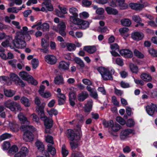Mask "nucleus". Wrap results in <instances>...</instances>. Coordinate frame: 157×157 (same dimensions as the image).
<instances>
[{
  "label": "nucleus",
  "mask_w": 157,
  "mask_h": 157,
  "mask_svg": "<svg viewBox=\"0 0 157 157\" xmlns=\"http://www.w3.org/2000/svg\"><path fill=\"white\" fill-rule=\"evenodd\" d=\"M48 150L50 152L51 155H54L56 154V149L51 145L48 144L47 145Z\"/></svg>",
  "instance_id": "34"
},
{
  "label": "nucleus",
  "mask_w": 157,
  "mask_h": 157,
  "mask_svg": "<svg viewBox=\"0 0 157 157\" xmlns=\"http://www.w3.org/2000/svg\"><path fill=\"white\" fill-rule=\"evenodd\" d=\"M19 75L24 80L28 81L31 75L28 74L26 72L23 71L19 73Z\"/></svg>",
  "instance_id": "22"
},
{
  "label": "nucleus",
  "mask_w": 157,
  "mask_h": 157,
  "mask_svg": "<svg viewBox=\"0 0 157 157\" xmlns=\"http://www.w3.org/2000/svg\"><path fill=\"white\" fill-rule=\"evenodd\" d=\"M83 50L90 54H93L96 51V48L94 46H88L84 47Z\"/></svg>",
  "instance_id": "19"
},
{
  "label": "nucleus",
  "mask_w": 157,
  "mask_h": 157,
  "mask_svg": "<svg viewBox=\"0 0 157 157\" xmlns=\"http://www.w3.org/2000/svg\"><path fill=\"white\" fill-rule=\"evenodd\" d=\"M11 135L8 133H5L0 136V141H1L5 140L10 138L11 137Z\"/></svg>",
  "instance_id": "41"
},
{
  "label": "nucleus",
  "mask_w": 157,
  "mask_h": 157,
  "mask_svg": "<svg viewBox=\"0 0 157 157\" xmlns=\"http://www.w3.org/2000/svg\"><path fill=\"white\" fill-rule=\"evenodd\" d=\"M27 82L29 83H30L32 84L35 85H36L38 83L36 80L34 79L31 76L29 78Z\"/></svg>",
  "instance_id": "52"
},
{
  "label": "nucleus",
  "mask_w": 157,
  "mask_h": 157,
  "mask_svg": "<svg viewBox=\"0 0 157 157\" xmlns=\"http://www.w3.org/2000/svg\"><path fill=\"white\" fill-rule=\"evenodd\" d=\"M45 59L48 63L53 65L55 64L57 62L56 57L52 55H48L45 56Z\"/></svg>",
  "instance_id": "11"
},
{
  "label": "nucleus",
  "mask_w": 157,
  "mask_h": 157,
  "mask_svg": "<svg viewBox=\"0 0 157 157\" xmlns=\"http://www.w3.org/2000/svg\"><path fill=\"white\" fill-rule=\"evenodd\" d=\"M62 152L63 157H66L68 154V151L66 149V146L64 144L62 146Z\"/></svg>",
  "instance_id": "45"
},
{
  "label": "nucleus",
  "mask_w": 157,
  "mask_h": 157,
  "mask_svg": "<svg viewBox=\"0 0 157 157\" xmlns=\"http://www.w3.org/2000/svg\"><path fill=\"white\" fill-rule=\"evenodd\" d=\"M121 24L124 26L129 27L131 24V21L129 19L124 18L121 21Z\"/></svg>",
  "instance_id": "27"
},
{
  "label": "nucleus",
  "mask_w": 157,
  "mask_h": 157,
  "mask_svg": "<svg viewBox=\"0 0 157 157\" xmlns=\"http://www.w3.org/2000/svg\"><path fill=\"white\" fill-rule=\"evenodd\" d=\"M88 97V94L87 92L83 91L79 94L78 95V100L80 101H82L85 100Z\"/></svg>",
  "instance_id": "24"
},
{
  "label": "nucleus",
  "mask_w": 157,
  "mask_h": 157,
  "mask_svg": "<svg viewBox=\"0 0 157 157\" xmlns=\"http://www.w3.org/2000/svg\"><path fill=\"white\" fill-rule=\"evenodd\" d=\"M46 141L48 143L51 144H54L53 138L52 136L48 135L45 136Z\"/></svg>",
  "instance_id": "40"
},
{
  "label": "nucleus",
  "mask_w": 157,
  "mask_h": 157,
  "mask_svg": "<svg viewBox=\"0 0 157 157\" xmlns=\"http://www.w3.org/2000/svg\"><path fill=\"white\" fill-rule=\"evenodd\" d=\"M132 38L136 41H139L143 39L144 36V34L142 33L136 32L131 34Z\"/></svg>",
  "instance_id": "14"
},
{
  "label": "nucleus",
  "mask_w": 157,
  "mask_h": 157,
  "mask_svg": "<svg viewBox=\"0 0 157 157\" xmlns=\"http://www.w3.org/2000/svg\"><path fill=\"white\" fill-rule=\"evenodd\" d=\"M57 31L59 32V34L63 36H65L66 35V33L65 31L66 26L64 23L63 22H60L58 25Z\"/></svg>",
  "instance_id": "10"
},
{
  "label": "nucleus",
  "mask_w": 157,
  "mask_h": 157,
  "mask_svg": "<svg viewBox=\"0 0 157 157\" xmlns=\"http://www.w3.org/2000/svg\"><path fill=\"white\" fill-rule=\"evenodd\" d=\"M45 89V87L43 85H41L40 87L38 92L39 94L41 96L44 93V91Z\"/></svg>",
  "instance_id": "59"
},
{
  "label": "nucleus",
  "mask_w": 157,
  "mask_h": 157,
  "mask_svg": "<svg viewBox=\"0 0 157 157\" xmlns=\"http://www.w3.org/2000/svg\"><path fill=\"white\" fill-rule=\"evenodd\" d=\"M134 81L137 84H139L141 86H143L144 84V82L141 80L134 78Z\"/></svg>",
  "instance_id": "64"
},
{
  "label": "nucleus",
  "mask_w": 157,
  "mask_h": 157,
  "mask_svg": "<svg viewBox=\"0 0 157 157\" xmlns=\"http://www.w3.org/2000/svg\"><path fill=\"white\" fill-rule=\"evenodd\" d=\"M92 100H90L85 105L84 107V111L85 112L89 113L90 112L92 106Z\"/></svg>",
  "instance_id": "26"
},
{
  "label": "nucleus",
  "mask_w": 157,
  "mask_h": 157,
  "mask_svg": "<svg viewBox=\"0 0 157 157\" xmlns=\"http://www.w3.org/2000/svg\"><path fill=\"white\" fill-rule=\"evenodd\" d=\"M146 109L149 115L152 116L155 112H157V105L151 103L150 105L146 106Z\"/></svg>",
  "instance_id": "9"
},
{
  "label": "nucleus",
  "mask_w": 157,
  "mask_h": 157,
  "mask_svg": "<svg viewBox=\"0 0 157 157\" xmlns=\"http://www.w3.org/2000/svg\"><path fill=\"white\" fill-rule=\"evenodd\" d=\"M70 21L71 22L79 25V29H85L89 26V23L88 21L78 18H75L73 17H71L70 19Z\"/></svg>",
  "instance_id": "4"
},
{
  "label": "nucleus",
  "mask_w": 157,
  "mask_h": 157,
  "mask_svg": "<svg viewBox=\"0 0 157 157\" xmlns=\"http://www.w3.org/2000/svg\"><path fill=\"white\" fill-rule=\"evenodd\" d=\"M71 146L72 148L75 149L78 147V142H75V141H72L70 143Z\"/></svg>",
  "instance_id": "57"
},
{
  "label": "nucleus",
  "mask_w": 157,
  "mask_h": 157,
  "mask_svg": "<svg viewBox=\"0 0 157 157\" xmlns=\"http://www.w3.org/2000/svg\"><path fill=\"white\" fill-rule=\"evenodd\" d=\"M144 4H137L136 10H141L145 6H146Z\"/></svg>",
  "instance_id": "63"
},
{
  "label": "nucleus",
  "mask_w": 157,
  "mask_h": 157,
  "mask_svg": "<svg viewBox=\"0 0 157 157\" xmlns=\"http://www.w3.org/2000/svg\"><path fill=\"white\" fill-rule=\"evenodd\" d=\"M10 76L11 79L14 82L16 85L20 86L22 87L25 86V83L17 75L12 73L10 74Z\"/></svg>",
  "instance_id": "7"
},
{
  "label": "nucleus",
  "mask_w": 157,
  "mask_h": 157,
  "mask_svg": "<svg viewBox=\"0 0 157 157\" xmlns=\"http://www.w3.org/2000/svg\"><path fill=\"white\" fill-rule=\"evenodd\" d=\"M10 144L9 142L5 141L4 142L2 147L3 149L4 150H7L10 147Z\"/></svg>",
  "instance_id": "50"
},
{
  "label": "nucleus",
  "mask_w": 157,
  "mask_h": 157,
  "mask_svg": "<svg viewBox=\"0 0 157 157\" xmlns=\"http://www.w3.org/2000/svg\"><path fill=\"white\" fill-rule=\"evenodd\" d=\"M9 126L10 129L13 132H17L19 130V125L15 121L10 122Z\"/></svg>",
  "instance_id": "15"
},
{
  "label": "nucleus",
  "mask_w": 157,
  "mask_h": 157,
  "mask_svg": "<svg viewBox=\"0 0 157 157\" xmlns=\"http://www.w3.org/2000/svg\"><path fill=\"white\" fill-rule=\"evenodd\" d=\"M121 10H124L127 9L128 7V4L124 3V2L122 3L121 4L119 5Z\"/></svg>",
  "instance_id": "62"
},
{
  "label": "nucleus",
  "mask_w": 157,
  "mask_h": 157,
  "mask_svg": "<svg viewBox=\"0 0 157 157\" xmlns=\"http://www.w3.org/2000/svg\"><path fill=\"white\" fill-rule=\"evenodd\" d=\"M113 131L114 132L118 131L120 128L121 126L118 124H114L111 126Z\"/></svg>",
  "instance_id": "44"
},
{
  "label": "nucleus",
  "mask_w": 157,
  "mask_h": 157,
  "mask_svg": "<svg viewBox=\"0 0 157 157\" xmlns=\"http://www.w3.org/2000/svg\"><path fill=\"white\" fill-rule=\"evenodd\" d=\"M69 11L70 13L73 15V16H70V18L71 17H73L75 18H77L76 17L78 16V10L76 8L74 7H71L70 8Z\"/></svg>",
  "instance_id": "28"
},
{
  "label": "nucleus",
  "mask_w": 157,
  "mask_h": 157,
  "mask_svg": "<svg viewBox=\"0 0 157 157\" xmlns=\"http://www.w3.org/2000/svg\"><path fill=\"white\" fill-rule=\"evenodd\" d=\"M45 105L44 103H42L40 105L36 107V112L37 113L38 115L42 120H43L44 118L46 117V116L45 115L44 113V108Z\"/></svg>",
  "instance_id": "8"
},
{
  "label": "nucleus",
  "mask_w": 157,
  "mask_h": 157,
  "mask_svg": "<svg viewBox=\"0 0 157 157\" xmlns=\"http://www.w3.org/2000/svg\"><path fill=\"white\" fill-rule=\"evenodd\" d=\"M54 82L57 85L63 84V78L60 76H57L55 78Z\"/></svg>",
  "instance_id": "33"
},
{
  "label": "nucleus",
  "mask_w": 157,
  "mask_h": 157,
  "mask_svg": "<svg viewBox=\"0 0 157 157\" xmlns=\"http://www.w3.org/2000/svg\"><path fill=\"white\" fill-rule=\"evenodd\" d=\"M105 9L108 14L116 15L118 13V11L117 9L110 7H107Z\"/></svg>",
  "instance_id": "25"
},
{
  "label": "nucleus",
  "mask_w": 157,
  "mask_h": 157,
  "mask_svg": "<svg viewBox=\"0 0 157 157\" xmlns=\"http://www.w3.org/2000/svg\"><path fill=\"white\" fill-rule=\"evenodd\" d=\"M116 63L119 65L122 66L123 65V62L122 59L120 58H117L116 60Z\"/></svg>",
  "instance_id": "58"
},
{
  "label": "nucleus",
  "mask_w": 157,
  "mask_h": 157,
  "mask_svg": "<svg viewBox=\"0 0 157 157\" xmlns=\"http://www.w3.org/2000/svg\"><path fill=\"white\" fill-rule=\"evenodd\" d=\"M134 124V122L131 119H129L127 121V125L128 127H131Z\"/></svg>",
  "instance_id": "60"
},
{
  "label": "nucleus",
  "mask_w": 157,
  "mask_h": 157,
  "mask_svg": "<svg viewBox=\"0 0 157 157\" xmlns=\"http://www.w3.org/2000/svg\"><path fill=\"white\" fill-rule=\"evenodd\" d=\"M77 116L78 117V121L76 125V128H78V130H81V127L85 120L84 117L82 114H77Z\"/></svg>",
  "instance_id": "13"
},
{
  "label": "nucleus",
  "mask_w": 157,
  "mask_h": 157,
  "mask_svg": "<svg viewBox=\"0 0 157 157\" xmlns=\"http://www.w3.org/2000/svg\"><path fill=\"white\" fill-rule=\"evenodd\" d=\"M44 121V124L46 128H51L53 125V121L50 118L44 117L42 120Z\"/></svg>",
  "instance_id": "18"
},
{
  "label": "nucleus",
  "mask_w": 157,
  "mask_h": 157,
  "mask_svg": "<svg viewBox=\"0 0 157 157\" xmlns=\"http://www.w3.org/2000/svg\"><path fill=\"white\" fill-rule=\"evenodd\" d=\"M140 78L143 80L147 82L151 81L152 79L150 75L146 73L142 74L140 76Z\"/></svg>",
  "instance_id": "29"
},
{
  "label": "nucleus",
  "mask_w": 157,
  "mask_h": 157,
  "mask_svg": "<svg viewBox=\"0 0 157 157\" xmlns=\"http://www.w3.org/2000/svg\"><path fill=\"white\" fill-rule=\"evenodd\" d=\"M74 60L76 63L78 64L81 68H83L85 67L84 63L80 58L78 57L75 58Z\"/></svg>",
  "instance_id": "38"
},
{
  "label": "nucleus",
  "mask_w": 157,
  "mask_h": 157,
  "mask_svg": "<svg viewBox=\"0 0 157 157\" xmlns=\"http://www.w3.org/2000/svg\"><path fill=\"white\" fill-rule=\"evenodd\" d=\"M4 106L6 108L9 109L12 111H16V108L17 110L21 111L22 109L20 104L17 103L12 101L11 100H8L4 103Z\"/></svg>",
  "instance_id": "3"
},
{
  "label": "nucleus",
  "mask_w": 157,
  "mask_h": 157,
  "mask_svg": "<svg viewBox=\"0 0 157 157\" xmlns=\"http://www.w3.org/2000/svg\"><path fill=\"white\" fill-rule=\"evenodd\" d=\"M149 52L154 57H157V51L153 48H151L149 50Z\"/></svg>",
  "instance_id": "56"
},
{
  "label": "nucleus",
  "mask_w": 157,
  "mask_h": 157,
  "mask_svg": "<svg viewBox=\"0 0 157 157\" xmlns=\"http://www.w3.org/2000/svg\"><path fill=\"white\" fill-rule=\"evenodd\" d=\"M7 11L9 13H17L18 12V10H17L16 7H13L8 8L7 9Z\"/></svg>",
  "instance_id": "55"
},
{
  "label": "nucleus",
  "mask_w": 157,
  "mask_h": 157,
  "mask_svg": "<svg viewBox=\"0 0 157 157\" xmlns=\"http://www.w3.org/2000/svg\"><path fill=\"white\" fill-rule=\"evenodd\" d=\"M132 132V130L131 129H126L121 132L120 137L121 139H124L130 133Z\"/></svg>",
  "instance_id": "20"
},
{
  "label": "nucleus",
  "mask_w": 157,
  "mask_h": 157,
  "mask_svg": "<svg viewBox=\"0 0 157 157\" xmlns=\"http://www.w3.org/2000/svg\"><path fill=\"white\" fill-rule=\"evenodd\" d=\"M41 29L43 31H47L49 30V25L47 23H44L41 25Z\"/></svg>",
  "instance_id": "47"
},
{
  "label": "nucleus",
  "mask_w": 157,
  "mask_h": 157,
  "mask_svg": "<svg viewBox=\"0 0 157 157\" xmlns=\"http://www.w3.org/2000/svg\"><path fill=\"white\" fill-rule=\"evenodd\" d=\"M21 102L27 107H29L30 105L29 99L25 97H23L21 98Z\"/></svg>",
  "instance_id": "30"
},
{
  "label": "nucleus",
  "mask_w": 157,
  "mask_h": 157,
  "mask_svg": "<svg viewBox=\"0 0 157 157\" xmlns=\"http://www.w3.org/2000/svg\"><path fill=\"white\" fill-rule=\"evenodd\" d=\"M41 45L43 48H47L49 45V42L45 39L42 38L41 39Z\"/></svg>",
  "instance_id": "43"
},
{
  "label": "nucleus",
  "mask_w": 157,
  "mask_h": 157,
  "mask_svg": "<svg viewBox=\"0 0 157 157\" xmlns=\"http://www.w3.org/2000/svg\"><path fill=\"white\" fill-rule=\"evenodd\" d=\"M32 64L33 66V67L35 69L38 66V60L37 59H33L32 61Z\"/></svg>",
  "instance_id": "46"
},
{
  "label": "nucleus",
  "mask_w": 157,
  "mask_h": 157,
  "mask_svg": "<svg viewBox=\"0 0 157 157\" xmlns=\"http://www.w3.org/2000/svg\"><path fill=\"white\" fill-rule=\"evenodd\" d=\"M66 46L67 50L70 51L74 50L76 48V45L74 44L68 43Z\"/></svg>",
  "instance_id": "39"
},
{
  "label": "nucleus",
  "mask_w": 157,
  "mask_h": 157,
  "mask_svg": "<svg viewBox=\"0 0 157 157\" xmlns=\"http://www.w3.org/2000/svg\"><path fill=\"white\" fill-rule=\"evenodd\" d=\"M19 152L22 154H24L26 156L28 154L29 150L27 147L23 146L21 148Z\"/></svg>",
  "instance_id": "48"
},
{
  "label": "nucleus",
  "mask_w": 157,
  "mask_h": 157,
  "mask_svg": "<svg viewBox=\"0 0 157 157\" xmlns=\"http://www.w3.org/2000/svg\"><path fill=\"white\" fill-rule=\"evenodd\" d=\"M97 70L101 74L104 80H113V77L111 74H110L109 71L107 69L104 67H101L98 68Z\"/></svg>",
  "instance_id": "6"
},
{
  "label": "nucleus",
  "mask_w": 157,
  "mask_h": 157,
  "mask_svg": "<svg viewBox=\"0 0 157 157\" xmlns=\"http://www.w3.org/2000/svg\"><path fill=\"white\" fill-rule=\"evenodd\" d=\"M35 144L36 147L39 151H43L44 150V145L41 142L37 141Z\"/></svg>",
  "instance_id": "35"
},
{
  "label": "nucleus",
  "mask_w": 157,
  "mask_h": 157,
  "mask_svg": "<svg viewBox=\"0 0 157 157\" xmlns=\"http://www.w3.org/2000/svg\"><path fill=\"white\" fill-rule=\"evenodd\" d=\"M82 82L86 85L90 86L92 85V83L89 79H84L82 80Z\"/></svg>",
  "instance_id": "61"
},
{
  "label": "nucleus",
  "mask_w": 157,
  "mask_h": 157,
  "mask_svg": "<svg viewBox=\"0 0 157 157\" xmlns=\"http://www.w3.org/2000/svg\"><path fill=\"white\" fill-rule=\"evenodd\" d=\"M128 30V29L126 27L121 28L119 29V32L124 39L129 36V35L127 33Z\"/></svg>",
  "instance_id": "21"
},
{
  "label": "nucleus",
  "mask_w": 157,
  "mask_h": 157,
  "mask_svg": "<svg viewBox=\"0 0 157 157\" xmlns=\"http://www.w3.org/2000/svg\"><path fill=\"white\" fill-rule=\"evenodd\" d=\"M20 129L23 131H25L23 137L24 140L27 142L33 140L34 136L32 132L35 131L36 129L33 126L22 125L20 127Z\"/></svg>",
  "instance_id": "2"
},
{
  "label": "nucleus",
  "mask_w": 157,
  "mask_h": 157,
  "mask_svg": "<svg viewBox=\"0 0 157 157\" xmlns=\"http://www.w3.org/2000/svg\"><path fill=\"white\" fill-rule=\"evenodd\" d=\"M116 120L117 122L122 125H124L126 123L125 121L121 117H117Z\"/></svg>",
  "instance_id": "49"
},
{
  "label": "nucleus",
  "mask_w": 157,
  "mask_h": 157,
  "mask_svg": "<svg viewBox=\"0 0 157 157\" xmlns=\"http://www.w3.org/2000/svg\"><path fill=\"white\" fill-rule=\"evenodd\" d=\"M69 63L63 61L60 62L59 63L58 68L60 70H67L69 69Z\"/></svg>",
  "instance_id": "16"
},
{
  "label": "nucleus",
  "mask_w": 157,
  "mask_h": 157,
  "mask_svg": "<svg viewBox=\"0 0 157 157\" xmlns=\"http://www.w3.org/2000/svg\"><path fill=\"white\" fill-rule=\"evenodd\" d=\"M129 66L131 71L133 73H135L136 74L137 73L138 71V69L136 65H135L132 63H131L130 64Z\"/></svg>",
  "instance_id": "36"
},
{
  "label": "nucleus",
  "mask_w": 157,
  "mask_h": 157,
  "mask_svg": "<svg viewBox=\"0 0 157 157\" xmlns=\"http://www.w3.org/2000/svg\"><path fill=\"white\" fill-rule=\"evenodd\" d=\"M77 129L78 131V133H76L74 131L71 129L67 130L66 132L67 136L71 141L77 140L80 139V133L81 131L78 130V128H77Z\"/></svg>",
  "instance_id": "5"
},
{
  "label": "nucleus",
  "mask_w": 157,
  "mask_h": 157,
  "mask_svg": "<svg viewBox=\"0 0 157 157\" xmlns=\"http://www.w3.org/2000/svg\"><path fill=\"white\" fill-rule=\"evenodd\" d=\"M132 20L136 22H138L139 21H141L142 20L140 16L138 15H134L132 17Z\"/></svg>",
  "instance_id": "54"
},
{
  "label": "nucleus",
  "mask_w": 157,
  "mask_h": 157,
  "mask_svg": "<svg viewBox=\"0 0 157 157\" xmlns=\"http://www.w3.org/2000/svg\"><path fill=\"white\" fill-rule=\"evenodd\" d=\"M47 112L51 116H52L53 114L56 115L58 114L57 111L54 109H52L50 110L47 111Z\"/></svg>",
  "instance_id": "53"
},
{
  "label": "nucleus",
  "mask_w": 157,
  "mask_h": 157,
  "mask_svg": "<svg viewBox=\"0 0 157 157\" xmlns=\"http://www.w3.org/2000/svg\"><path fill=\"white\" fill-rule=\"evenodd\" d=\"M103 124L105 128L111 127L112 125H113V122L111 120L107 121L104 120L103 121Z\"/></svg>",
  "instance_id": "37"
},
{
  "label": "nucleus",
  "mask_w": 157,
  "mask_h": 157,
  "mask_svg": "<svg viewBox=\"0 0 157 157\" xmlns=\"http://www.w3.org/2000/svg\"><path fill=\"white\" fill-rule=\"evenodd\" d=\"M134 54L135 56L139 58H143L144 57V56L142 53L136 49L134 50Z\"/></svg>",
  "instance_id": "42"
},
{
  "label": "nucleus",
  "mask_w": 157,
  "mask_h": 157,
  "mask_svg": "<svg viewBox=\"0 0 157 157\" xmlns=\"http://www.w3.org/2000/svg\"><path fill=\"white\" fill-rule=\"evenodd\" d=\"M18 117L19 120L21 121L22 123L25 124V125H28L29 124V122L22 113H20L18 115Z\"/></svg>",
  "instance_id": "17"
},
{
  "label": "nucleus",
  "mask_w": 157,
  "mask_h": 157,
  "mask_svg": "<svg viewBox=\"0 0 157 157\" xmlns=\"http://www.w3.org/2000/svg\"><path fill=\"white\" fill-rule=\"evenodd\" d=\"M82 3L84 6L89 7L91 5L92 2L88 0H83Z\"/></svg>",
  "instance_id": "51"
},
{
  "label": "nucleus",
  "mask_w": 157,
  "mask_h": 157,
  "mask_svg": "<svg viewBox=\"0 0 157 157\" xmlns=\"http://www.w3.org/2000/svg\"><path fill=\"white\" fill-rule=\"evenodd\" d=\"M25 35L24 31H19L17 32L15 39L12 42L14 47L21 48L25 47L26 43L24 40Z\"/></svg>",
  "instance_id": "1"
},
{
  "label": "nucleus",
  "mask_w": 157,
  "mask_h": 157,
  "mask_svg": "<svg viewBox=\"0 0 157 157\" xmlns=\"http://www.w3.org/2000/svg\"><path fill=\"white\" fill-rule=\"evenodd\" d=\"M18 151V148L16 145H13L8 150V153L10 154H13L17 151Z\"/></svg>",
  "instance_id": "31"
},
{
  "label": "nucleus",
  "mask_w": 157,
  "mask_h": 157,
  "mask_svg": "<svg viewBox=\"0 0 157 157\" xmlns=\"http://www.w3.org/2000/svg\"><path fill=\"white\" fill-rule=\"evenodd\" d=\"M119 52L121 55L125 58H129L133 56L132 52L128 49H123L121 50Z\"/></svg>",
  "instance_id": "12"
},
{
  "label": "nucleus",
  "mask_w": 157,
  "mask_h": 157,
  "mask_svg": "<svg viewBox=\"0 0 157 157\" xmlns=\"http://www.w3.org/2000/svg\"><path fill=\"white\" fill-rule=\"evenodd\" d=\"M51 0H49L44 2L42 3V4H44L46 6L47 10L49 11H52L53 10V8L52 4L51 3Z\"/></svg>",
  "instance_id": "23"
},
{
  "label": "nucleus",
  "mask_w": 157,
  "mask_h": 157,
  "mask_svg": "<svg viewBox=\"0 0 157 157\" xmlns=\"http://www.w3.org/2000/svg\"><path fill=\"white\" fill-rule=\"evenodd\" d=\"M5 95L8 97H11L14 95L15 92L14 91L10 90H8L4 89V90Z\"/></svg>",
  "instance_id": "32"
}]
</instances>
